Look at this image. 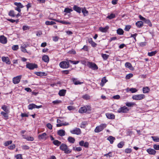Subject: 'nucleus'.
Wrapping results in <instances>:
<instances>
[{
  "instance_id": "1",
  "label": "nucleus",
  "mask_w": 159,
  "mask_h": 159,
  "mask_svg": "<svg viewBox=\"0 0 159 159\" xmlns=\"http://www.w3.org/2000/svg\"><path fill=\"white\" fill-rule=\"evenodd\" d=\"M80 62L79 61H73L69 60L68 61H64L61 62L59 64L60 67L63 68H67L69 67V62L73 64H77Z\"/></svg>"
},
{
  "instance_id": "2",
  "label": "nucleus",
  "mask_w": 159,
  "mask_h": 159,
  "mask_svg": "<svg viewBox=\"0 0 159 159\" xmlns=\"http://www.w3.org/2000/svg\"><path fill=\"white\" fill-rule=\"evenodd\" d=\"M60 149L64 151V152L66 154L70 153L71 152V150H70L68 148V146L66 145L64 143H62L60 147Z\"/></svg>"
},
{
  "instance_id": "3",
  "label": "nucleus",
  "mask_w": 159,
  "mask_h": 159,
  "mask_svg": "<svg viewBox=\"0 0 159 159\" xmlns=\"http://www.w3.org/2000/svg\"><path fill=\"white\" fill-rule=\"evenodd\" d=\"M107 125L105 124H101L100 125L96 127L94 129V131L96 133H99L102 131L106 127Z\"/></svg>"
},
{
  "instance_id": "4",
  "label": "nucleus",
  "mask_w": 159,
  "mask_h": 159,
  "mask_svg": "<svg viewBox=\"0 0 159 159\" xmlns=\"http://www.w3.org/2000/svg\"><path fill=\"white\" fill-rule=\"evenodd\" d=\"M87 66L93 70H97L98 69V66L94 63L88 61Z\"/></svg>"
},
{
  "instance_id": "5",
  "label": "nucleus",
  "mask_w": 159,
  "mask_h": 159,
  "mask_svg": "<svg viewBox=\"0 0 159 159\" xmlns=\"http://www.w3.org/2000/svg\"><path fill=\"white\" fill-rule=\"evenodd\" d=\"M129 111V109L128 108L125 106H124L119 108L117 110V111L119 113H127Z\"/></svg>"
},
{
  "instance_id": "6",
  "label": "nucleus",
  "mask_w": 159,
  "mask_h": 159,
  "mask_svg": "<svg viewBox=\"0 0 159 159\" xmlns=\"http://www.w3.org/2000/svg\"><path fill=\"white\" fill-rule=\"evenodd\" d=\"M145 96L143 94H138L133 96L132 98L133 100H142L145 98Z\"/></svg>"
},
{
  "instance_id": "7",
  "label": "nucleus",
  "mask_w": 159,
  "mask_h": 159,
  "mask_svg": "<svg viewBox=\"0 0 159 159\" xmlns=\"http://www.w3.org/2000/svg\"><path fill=\"white\" fill-rule=\"evenodd\" d=\"M27 68L30 70H33L38 67V66L35 64L27 62L26 66Z\"/></svg>"
},
{
  "instance_id": "8",
  "label": "nucleus",
  "mask_w": 159,
  "mask_h": 159,
  "mask_svg": "<svg viewBox=\"0 0 159 159\" xmlns=\"http://www.w3.org/2000/svg\"><path fill=\"white\" fill-rule=\"evenodd\" d=\"M21 77L22 75H20L14 77L12 79L13 83L15 84H18L20 81Z\"/></svg>"
},
{
  "instance_id": "9",
  "label": "nucleus",
  "mask_w": 159,
  "mask_h": 159,
  "mask_svg": "<svg viewBox=\"0 0 159 159\" xmlns=\"http://www.w3.org/2000/svg\"><path fill=\"white\" fill-rule=\"evenodd\" d=\"M38 138L40 140H45L47 139V134L45 133H43L41 134H39L38 136Z\"/></svg>"
},
{
  "instance_id": "10",
  "label": "nucleus",
  "mask_w": 159,
  "mask_h": 159,
  "mask_svg": "<svg viewBox=\"0 0 159 159\" xmlns=\"http://www.w3.org/2000/svg\"><path fill=\"white\" fill-rule=\"evenodd\" d=\"M70 132L72 134L79 135L81 134V131L80 129L76 128H75L74 129L72 130H71Z\"/></svg>"
},
{
  "instance_id": "11",
  "label": "nucleus",
  "mask_w": 159,
  "mask_h": 159,
  "mask_svg": "<svg viewBox=\"0 0 159 159\" xmlns=\"http://www.w3.org/2000/svg\"><path fill=\"white\" fill-rule=\"evenodd\" d=\"M79 145L81 146H84V147L87 148L89 146V143L87 142H84V141L81 140L79 142Z\"/></svg>"
},
{
  "instance_id": "12",
  "label": "nucleus",
  "mask_w": 159,
  "mask_h": 159,
  "mask_svg": "<svg viewBox=\"0 0 159 159\" xmlns=\"http://www.w3.org/2000/svg\"><path fill=\"white\" fill-rule=\"evenodd\" d=\"M7 41L6 37L3 35L0 36V43L3 44H5L7 43Z\"/></svg>"
},
{
  "instance_id": "13",
  "label": "nucleus",
  "mask_w": 159,
  "mask_h": 159,
  "mask_svg": "<svg viewBox=\"0 0 159 159\" xmlns=\"http://www.w3.org/2000/svg\"><path fill=\"white\" fill-rule=\"evenodd\" d=\"M146 151L148 154L150 155H154L156 152V151L154 149L152 148L148 149Z\"/></svg>"
},
{
  "instance_id": "14",
  "label": "nucleus",
  "mask_w": 159,
  "mask_h": 159,
  "mask_svg": "<svg viewBox=\"0 0 159 159\" xmlns=\"http://www.w3.org/2000/svg\"><path fill=\"white\" fill-rule=\"evenodd\" d=\"M2 59L3 62H5L7 64H10L9 59L8 57H2Z\"/></svg>"
},
{
  "instance_id": "15",
  "label": "nucleus",
  "mask_w": 159,
  "mask_h": 159,
  "mask_svg": "<svg viewBox=\"0 0 159 159\" xmlns=\"http://www.w3.org/2000/svg\"><path fill=\"white\" fill-rule=\"evenodd\" d=\"M106 115L107 118L109 119H113L115 118V115L112 113H106Z\"/></svg>"
},
{
  "instance_id": "16",
  "label": "nucleus",
  "mask_w": 159,
  "mask_h": 159,
  "mask_svg": "<svg viewBox=\"0 0 159 159\" xmlns=\"http://www.w3.org/2000/svg\"><path fill=\"white\" fill-rule=\"evenodd\" d=\"M87 110V108L86 107H82L80 108L79 110V112L81 113H83L86 112Z\"/></svg>"
},
{
  "instance_id": "17",
  "label": "nucleus",
  "mask_w": 159,
  "mask_h": 159,
  "mask_svg": "<svg viewBox=\"0 0 159 159\" xmlns=\"http://www.w3.org/2000/svg\"><path fill=\"white\" fill-rule=\"evenodd\" d=\"M109 29V26H106L104 28L100 27L99 28V30L104 33L106 32L107 31V30Z\"/></svg>"
},
{
  "instance_id": "18",
  "label": "nucleus",
  "mask_w": 159,
  "mask_h": 159,
  "mask_svg": "<svg viewBox=\"0 0 159 159\" xmlns=\"http://www.w3.org/2000/svg\"><path fill=\"white\" fill-rule=\"evenodd\" d=\"M73 9L74 10L76 11L77 12L80 13L81 11V8L80 7L76 5H74L73 7Z\"/></svg>"
},
{
  "instance_id": "19",
  "label": "nucleus",
  "mask_w": 159,
  "mask_h": 159,
  "mask_svg": "<svg viewBox=\"0 0 159 159\" xmlns=\"http://www.w3.org/2000/svg\"><path fill=\"white\" fill-rule=\"evenodd\" d=\"M66 90L65 89H61L59 91L58 94L60 96H64L66 92Z\"/></svg>"
},
{
  "instance_id": "20",
  "label": "nucleus",
  "mask_w": 159,
  "mask_h": 159,
  "mask_svg": "<svg viewBox=\"0 0 159 159\" xmlns=\"http://www.w3.org/2000/svg\"><path fill=\"white\" fill-rule=\"evenodd\" d=\"M75 85L81 84L83 83V82H80L76 79L73 78L72 79Z\"/></svg>"
},
{
  "instance_id": "21",
  "label": "nucleus",
  "mask_w": 159,
  "mask_h": 159,
  "mask_svg": "<svg viewBox=\"0 0 159 159\" xmlns=\"http://www.w3.org/2000/svg\"><path fill=\"white\" fill-rule=\"evenodd\" d=\"M65 131L63 129H61L57 132L58 134L61 136H63L65 135Z\"/></svg>"
},
{
  "instance_id": "22",
  "label": "nucleus",
  "mask_w": 159,
  "mask_h": 159,
  "mask_svg": "<svg viewBox=\"0 0 159 159\" xmlns=\"http://www.w3.org/2000/svg\"><path fill=\"white\" fill-rule=\"evenodd\" d=\"M24 139H25L28 141H33L34 140V138L32 137H26L25 135H22Z\"/></svg>"
},
{
  "instance_id": "23",
  "label": "nucleus",
  "mask_w": 159,
  "mask_h": 159,
  "mask_svg": "<svg viewBox=\"0 0 159 159\" xmlns=\"http://www.w3.org/2000/svg\"><path fill=\"white\" fill-rule=\"evenodd\" d=\"M42 59L45 62H48L49 61V58L47 55L43 56Z\"/></svg>"
},
{
  "instance_id": "24",
  "label": "nucleus",
  "mask_w": 159,
  "mask_h": 159,
  "mask_svg": "<svg viewBox=\"0 0 159 159\" xmlns=\"http://www.w3.org/2000/svg\"><path fill=\"white\" fill-rule=\"evenodd\" d=\"M107 139L109 141L111 144H112L114 142V140L115 139V138L111 136L107 138Z\"/></svg>"
},
{
  "instance_id": "25",
  "label": "nucleus",
  "mask_w": 159,
  "mask_h": 159,
  "mask_svg": "<svg viewBox=\"0 0 159 159\" xmlns=\"http://www.w3.org/2000/svg\"><path fill=\"white\" fill-rule=\"evenodd\" d=\"M68 140L70 143H73L75 141V139L74 138L70 136L68 137Z\"/></svg>"
},
{
  "instance_id": "26",
  "label": "nucleus",
  "mask_w": 159,
  "mask_h": 159,
  "mask_svg": "<svg viewBox=\"0 0 159 159\" xmlns=\"http://www.w3.org/2000/svg\"><path fill=\"white\" fill-rule=\"evenodd\" d=\"M136 25L138 27L140 28L143 25V23L142 21H138L136 23Z\"/></svg>"
},
{
  "instance_id": "27",
  "label": "nucleus",
  "mask_w": 159,
  "mask_h": 159,
  "mask_svg": "<svg viewBox=\"0 0 159 159\" xmlns=\"http://www.w3.org/2000/svg\"><path fill=\"white\" fill-rule=\"evenodd\" d=\"M126 105L128 107H132L135 105V103L133 102H127L125 103Z\"/></svg>"
},
{
  "instance_id": "28",
  "label": "nucleus",
  "mask_w": 159,
  "mask_h": 159,
  "mask_svg": "<svg viewBox=\"0 0 159 159\" xmlns=\"http://www.w3.org/2000/svg\"><path fill=\"white\" fill-rule=\"evenodd\" d=\"M143 93H147L149 92L150 89L148 87H146L143 88Z\"/></svg>"
},
{
  "instance_id": "29",
  "label": "nucleus",
  "mask_w": 159,
  "mask_h": 159,
  "mask_svg": "<svg viewBox=\"0 0 159 159\" xmlns=\"http://www.w3.org/2000/svg\"><path fill=\"white\" fill-rule=\"evenodd\" d=\"M9 15L12 17H14L16 16L15 14V12L13 10H11L9 12Z\"/></svg>"
},
{
  "instance_id": "30",
  "label": "nucleus",
  "mask_w": 159,
  "mask_h": 159,
  "mask_svg": "<svg viewBox=\"0 0 159 159\" xmlns=\"http://www.w3.org/2000/svg\"><path fill=\"white\" fill-rule=\"evenodd\" d=\"M45 23L47 25H51L56 24V23L55 22L49 21H46Z\"/></svg>"
},
{
  "instance_id": "31",
  "label": "nucleus",
  "mask_w": 159,
  "mask_h": 159,
  "mask_svg": "<svg viewBox=\"0 0 159 159\" xmlns=\"http://www.w3.org/2000/svg\"><path fill=\"white\" fill-rule=\"evenodd\" d=\"M2 108L7 113L9 112L8 110L7 109V107L6 105H4L2 107Z\"/></svg>"
},
{
  "instance_id": "32",
  "label": "nucleus",
  "mask_w": 159,
  "mask_h": 159,
  "mask_svg": "<svg viewBox=\"0 0 159 159\" xmlns=\"http://www.w3.org/2000/svg\"><path fill=\"white\" fill-rule=\"evenodd\" d=\"M53 143L55 145L59 146L61 143V142L57 140H55L53 141Z\"/></svg>"
},
{
  "instance_id": "33",
  "label": "nucleus",
  "mask_w": 159,
  "mask_h": 159,
  "mask_svg": "<svg viewBox=\"0 0 159 159\" xmlns=\"http://www.w3.org/2000/svg\"><path fill=\"white\" fill-rule=\"evenodd\" d=\"M28 109L32 110L35 108V104L33 103L30 104L28 106Z\"/></svg>"
},
{
  "instance_id": "34",
  "label": "nucleus",
  "mask_w": 159,
  "mask_h": 159,
  "mask_svg": "<svg viewBox=\"0 0 159 159\" xmlns=\"http://www.w3.org/2000/svg\"><path fill=\"white\" fill-rule=\"evenodd\" d=\"M157 52L156 51H152L151 52H148V55L149 56L151 57L155 55L157 53Z\"/></svg>"
},
{
  "instance_id": "35",
  "label": "nucleus",
  "mask_w": 159,
  "mask_h": 159,
  "mask_svg": "<svg viewBox=\"0 0 159 159\" xmlns=\"http://www.w3.org/2000/svg\"><path fill=\"white\" fill-rule=\"evenodd\" d=\"M124 31L121 29H118L117 30V33L119 35H122L124 33Z\"/></svg>"
},
{
  "instance_id": "36",
  "label": "nucleus",
  "mask_w": 159,
  "mask_h": 159,
  "mask_svg": "<svg viewBox=\"0 0 159 159\" xmlns=\"http://www.w3.org/2000/svg\"><path fill=\"white\" fill-rule=\"evenodd\" d=\"M14 4L17 7L22 8L23 7V6L20 2H15L14 3Z\"/></svg>"
},
{
  "instance_id": "37",
  "label": "nucleus",
  "mask_w": 159,
  "mask_h": 159,
  "mask_svg": "<svg viewBox=\"0 0 159 159\" xmlns=\"http://www.w3.org/2000/svg\"><path fill=\"white\" fill-rule=\"evenodd\" d=\"M115 17V15L113 13H111L110 15H108L107 18H108L109 19H111L113 18H114Z\"/></svg>"
},
{
  "instance_id": "38",
  "label": "nucleus",
  "mask_w": 159,
  "mask_h": 159,
  "mask_svg": "<svg viewBox=\"0 0 159 159\" xmlns=\"http://www.w3.org/2000/svg\"><path fill=\"white\" fill-rule=\"evenodd\" d=\"M35 74L38 76H42L44 75L45 73L44 72H36Z\"/></svg>"
},
{
  "instance_id": "39",
  "label": "nucleus",
  "mask_w": 159,
  "mask_h": 159,
  "mask_svg": "<svg viewBox=\"0 0 159 159\" xmlns=\"http://www.w3.org/2000/svg\"><path fill=\"white\" fill-rule=\"evenodd\" d=\"M107 81V80L106 79V77H103L101 80V84H102V86H103Z\"/></svg>"
},
{
  "instance_id": "40",
  "label": "nucleus",
  "mask_w": 159,
  "mask_h": 159,
  "mask_svg": "<svg viewBox=\"0 0 159 159\" xmlns=\"http://www.w3.org/2000/svg\"><path fill=\"white\" fill-rule=\"evenodd\" d=\"M82 98L84 99L87 100L90 99V96L87 94H85L82 96Z\"/></svg>"
},
{
  "instance_id": "41",
  "label": "nucleus",
  "mask_w": 159,
  "mask_h": 159,
  "mask_svg": "<svg viewBox=\"0 0 159 159\" xmlns=\"http://www.w3.org/2000/svg\"><path fill=\"white\" fill-rule=\"evenodd\" d=\"M125 66L126 67L129 68V69H130L131 67H132L131 64L129 62L125 63Z\"/></svg>"
},
{
  "instance_id": "42",
  "label": "nucleus",
  "mask_w": 159,
  "mask_h": 159,
  "mask_svg": "<svg viewBox=\"0 0 159 159\" xmlns=\"http://www.w3.org/2000/svg\"><path fill=\"white\" fill-rule=\"evenodd\" d=\"M151 138L154 141L156 142H159V138L157 136H152Z\"/></svg>"
},
{
  "instance_id": "43",
  "label": "nucleus",
  "mask_w": 159,
  "mask_h": 159,
  "mask_svg": "<svg viewBox=\"0 0 159 159\" xmlns=\"http://www.w3.org/2000/svg\"><path fill=\"white\" fill-rule=\"evenodd\" d=\"M102 56L104 60H106L108 58L109 56L106 54H102Z\"/></svg>"
},
{
  "instance_id": "44",
  "label": "nucleus",
  "mask_w": 159,
  "mask_h": 159,
  "mask_svg": "<svg viewBox=\"0 0 159 159\" xmlns=\"http://www.w3.org/2000/svg\"><path fill=\"white\" fill-rule=\"evenodd\" d=\"M73 150L75 151H77L78 152H79L81 151L82 150L81 148L80 147H74L73 148Z\"/></svg>"
},
{
  "instance_id": "45",
  "label": "nucleus",
  "mask_w": 159,
  "mask_h": 159,
  "mask_svg": "<svg viewBox=\"0 0 159 159\" xmlns=\"http://www.w3.org/2000/svg\"><path fill=\"white\" fill-rule=\"evenodd\" d=\"M82 12L85 16L87 15L88 14V11H87L85 8L83 9L82 10Z\"/></svg>"
},
{
  "instance_id": "46",
  "label": "nucleus",
  "mask_w": 159,
  "mask_h": 159,
  "mask_svg": "<svg viewBox=\"0 0 159 159\" xmlns=\"http://www.w3.org/2000/svg\"><path fill=\"white\" fill-rule=\"evenodd\" d=\"M144 21L146 23L148 24L149 26H152V24L149 20H147L145 19Z\"/></svg>"
},
{
  "instance_id": "47",
  "label": "nucleus",
  "mask_w": 159,
  "mask_h": 159,
  "mask_svg": "<svg viewBox=\"0 0 159 159\" xmlns=\"http://www.w3.org/2000/svg\"><path fill=\"white\" fill-rule=\"evenodd\" d=\"M72 11V10L71 9L68 8H66L64 11L67 13H69Z\"/></svg>"
},
{
  "instance_id": "48",
  "label": "nucleus",
  "mask_w": 159,
  "mask_h": 159,
  "mask_svg": "<svg viewBox=\"0 0 159 159\" xmlns=\"http://www.w3.org/2000/svg\"><path fill=\"white\" fill-rule=\"evenodd\" d=\"M124 145V143L123 142H121L118 144L117 147L118 148H121Z\"/></svg>"
},
{
  "instance_id": "49",
  "label": "nucleus",
  "mask_w": 159,
  "mask_h": 159,
  "mask_svg": "<svg viewBox=\"0 0 159 159\" xmlns=\"http://www.w3.org/2000/svg\"><path fill=\"white\" fill-rule=\"evenodd\" d=\"M7 113L6 112H3V111H2L1 112V114L2 115V116H3L5 118H7V119L8 116H7Z\"/></svg>"
},
{
  "instance_id": "50",
  "label": "nucleus",
  "mask_w": 159,
  "mask_h": 159,
  "mask_svg": "<svg viewBox=\"0 0 159 159\" xmlns=\"http://www.w3.org/2000/svg\"><path fill=\"white\" fill-rule=\"evenodd\" d=\"M130 91L132 93H135L137 91V90L135 89L134 88H131L129 89Z\"/></svg>"
},
{
  "instance_id": "51",
  "label": "nucleus",
  "mask_w": 159,
  "mask_h": 159,
  "mask_svg": "<svg viewBox=\"0 0 159 159\" xmlns=\"http://www.w3.org/2000/svg\"><path fill=\"white\" fill-rule=\"evenodd\" d=\"M12 142L11 140L7 141L4 143V145L5 146H7L11 144L12 143Z\"/></svg>"
},
{
  "instance_id": "52",
  "label": "nucleus",
  "mask_w": 159,
  "mask_h": 159,
  "mask_svg": "<svg viewBox=\"0 0 159 159\" xmlns=\"http://www.w3.org/2000/svg\"><path fill=\"white\" fill-rule=\"evenodd\" d=\"M61 23L65 25H70L71 23L70 22L66 21L64 20H61Z\"/></svg>"
},
{
  "instance_id": "53",
  "label": "nucleus",
  "mask_w": 159,
  "mask_h": 159,
  "mask_svg": "<svg viewBox=\"0 0 159 159\" xmlns=\"http://www.w3.org/2000/svg\"><path fill=\"white\" fill-rule=\"evenodd\" d=\"M133 76V75L132 74L130 73L129 74L126 75V79H129Z\"/></svg>"
},
{
  "instance_id": "54",
  "label": "nucleus",
  "mask_w": 159,
  "mask_h": 159,
  "mask_svg": "<svg viewBox=\"0 0 159 159\" xmlns=\"http://www.w3.org/2000/svg\"><path fill=\"white\" fill-rule=\"evenodd\" d=\"M104 156H106L107 157H112L113 156V155H112L111 152H109L107 154H104Z\"/></svg>"
},
{
  "instance_id": "55",
  "label": "nucleus",
  "mask_w": 159,
  "mask_h": 159,
  "mask_svg": "<svg viewBox=\"0 0 159 159\" xmlns=\"http://www.w3.org/2000/svg\"><path fill=\"white\" fill-rule=\"evenodd\" d=\"M61 101L60 100H57L53 101L52 103L54 104H57L61 103Z\"/></svg>"
},
{
  "instance_id": "56",
  "label": "nucleus",
  "mask_w": 159,
  "mask_h": 159,
  "mask_svg": "<svg viewBox=\"0 0 159 159\" xmlns=\"http://www.w3.org/2000/svg\"><path fill=\"white\" fill-rule=\"evenodd\" d=\"M18 45H14L12 47V48L13 50H16L18 49Z\"/></svg>"
},
{
  "instance_id": "57",
  "label": "nucleus",
  "mask_w": 159,
  "mask_h": 159,
  "mask_svg": "<svg viewBox=\"0 0 159 159\" xmlns=\"http://www.w3.org/2000/svg\"><path fill=\"white\" fill-rule=\"evenodd\" d=\"M153 147L155 150H159V145L154 144Z\"/></svg>"
},
{
  "instance_id": "58",
  "label": "nucleus",
  "mask_w": 159,
  "mask_h": 159,
  "mask_svg": "<svg viewBox=\"0 0 159 159\" xmlns=\"http://www.w3.org/2000/svg\"><path fill=\"white\" fill-rule=\"evenodd\" d=\"M112 98L115 99H119L120 98V96L119 95H116L113 96Z\"/></svg>"
},
{
  "instance_id": "59",
  "label": "nucleus",
  "mask_w": 159,
  "mask_h": 159,
  "mask_svg": "<svg viewBox=\"0 0 159 159\" xmlns=\"http://www.w3.org/2000/svg\"><path fill=\"white\" fill-rule=\"evenodd\" d=\"M25 46H22L21 47V51L24 52H26V50L25 49Z\"/></svg>"
},
{
  "instance_id": "60",
  "label": "nucleus",
  "mask_w": 159,
  "mask_h": 159,
  "mask_svg": "<svg viewBox=\"0 0 159 159\" xmlns=\"http://www.w3.org/2000/svg\"><path fill=\"white\" fill-rule=\"evenodd\" d=\"M29 29V27L28 26L24 25L23 26V30L24 31L28 30Z\"/></svg>"
},
{
  "instance_id": "61",
  "label": "nucleus",
  "mask_w": 159,
  "mask_h": 159,
  "mask_svg": "<svg viewBox=\"0 0 159 159\" xmlns=\"http://www.w3.org/2000/svg\"><path fill=\"white\" fill-rule=\"evenodd\" d=\"M16 159H22L21 154H17L15 156Z\"/></svg>"
},
{
  "instance_id": "62",
  "label": "nucleus",
  "mask_w": 159,
  "mask_h": 159,
  "mask_svg": "<svg viewBox=\"0 0 159 159\" xmlns=\"http://www.w3.org/2000/svg\"><path fill=\"white\" fill-rule=\"evenodd\" d=\"M81 50H83L84 51H88V46L86 45H84Z\"/></svg>"
},
{
  "instance_id": "63",
  "label": "nucleus",
  "mask_w": 159,
  "mask_h": 159,
  "mask_svg": "<svg viewBox=\"0 0 159 159\" xmlns=\"http://www.w3.org/2000/svg\"><path fill=\"white\" fill-rule=\"evenodd\" d=\"M69 71H70V70H63L62 71V72L63 74H66V75H67L69 73Z\"/></svg>"
},
{
  "instance_id": "64",
  "label": "nucleus",
  "mask_w": 159,
  "mask_h": 159,
  "mask_svg": "<svg viewBox=\"0 0 159 159\" xmlns=\"http://www.w3.org/2000/svg\"><path fill=\"white\" fill-rule=\"evenodd\" d=\"M131 151L132 150L130 148H127L125 150V152L127 153H130Z\"/></svg>"
}]
</instances>
